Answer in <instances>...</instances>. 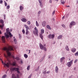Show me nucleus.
Returning <instances> with one entry per match:
<instances>
[{"instance_id": "nucleus-1", "label": "nucleus", "mask_w": 78, "mask_h": 78, "mask_svg": "<svg viewBox=\"0 0 78 78\" xmlns=\"http://www.w3.org/2000/svg\"><path fill=\"white\" fill-rule=\"evenodd\" d=\"M4 50H5L6 51L7 55L9 56H11V53L9 52V51H11V50H13V48L12 46H9L8 48H3Z\"/></svg>"}, {"instance_id": "nucleus-2", "label": "nucleus", "mask_w": 78, "mask_h": 78, "mask_svg": "<svg viewBox=\"0 0 78 78\" xmlns=\"http://www.w3.org/2000/svg\"><path fill=\"white\" fill-rule=\"evenodd\" d=\"M39 45L40 48L41 50H44V51L47 50V48H46V47H45V44H44L43 46L41 44V43H40Z\"/></svg>"}, {"instance_id": "nucleus-3", "label": "nucleus", "mask_w": 78, "mask_h": 78, "mask_svg": "<svg viewBox=\"0 0 78 78\" xmlns=\"http://www.w3.org/2000/svg\"><path fill=\"white\" fill-rule=\"evenodd\" d=\"M34 29L35 30L33 31L34 34V35L36 36H38V30L37 29V27H35Z\"/></svg>"}, {"instance_id": "nucleus-4", "label": "nucleus", "mask_w": 78, "mask_h": 78, "mask_svg": "<svg viewBox=\"0 0 78 78\" xmlns=\"http://www.w3.org/2000/svg\"><path fill=\"white\" fill-rule=\"evenodd\" d=\"M6 31L7 34H9L10 37H12V35L11 34V33L9 31V28L6 29Z\"/></svg>"}, {"instance_id": "nucleus-5", "label": "nucleus", "mask_w": 78, "mask_h": 78, "mask_svg": "<svg viewBox=\"0 0 78 78\" xmlns=\"http://www.w3.org/2000/svg\"><path fill=\"white\" fill-rule=\"evenodd\" d=\"M0 60L1 61H2V64H4V67H5V66H6V67H9V63H8L6 64L5 62H3V61H2V59L1 58Z\"/></svg>"}, {"instance_id": "nucleus-6", "label": "nucleus", "mask_w": 78, "mask_h": 78, "mask_svg": "<svg viewBox=\"0 0 78 78\" xmlns=\"http://www.w3.org/2000/svg\"><path fill=\"white\" fill-rule=\"evenodd\" d=\"M48 37L49 39H54L55 37V34H50L48 35Z\"/></svg>"}, {"instance_id": "nucleus-7", "label": "nucleus", "mask_w": 78, "mask_h": 78, "mask_svg": "<svg viewBox=\"0 0 78 78\" xmlns=\"http://www.w3.org/2000/svg\"><path fill=\"white\" fill-rule=\"evenodd\" d=\"M73 60H72L70 62H69L67 63V64H68V67H70V66H71V65L73 63Z\"/></svg>"}, {"instance_id": "nucleus-8", "label": "nucleus", "mask_w": 78, "mask_h": 78, "mask_svg": "<svg viewBox=\"0 0 78 78\" xmlns=\"http://www.w3.org/2000/svg\"><path fill=\"white\" fill-rule=\"evenodd\" d=\"M75 22L74 21H72L71 22L70 24V28H72V27L73 25H75Z\"/></svg>"}, {"instance_id": "nucleus-9", "label": "nucleus", "mask_w": 78, "mask_h": 78, "mask_svg": "<svg viewBox=\"0 0 78 78\" xmlns=\"http://www.w3.org/2000/svg\"><path fill=\"white\" fill-rule=\"evenodd\" d=\"M2 41L4 43H5V37L4 36H2Z\"/></svg>"}, {"instance_id": "nucleus-10", "label": "nucleus", "mask_w": 78, "mask_h": 78, "mask_svg": "<svg viewBox=\"0 0 78 78\" xmlns=\"http://www.w3.org/2000/svg\"><path fill=\"white\" fill-rule=\"evenodd\" d=\"M16 70V68L11 67L10 68V70L11 72H14Z\"/></svg>"}, {"instance_id": "nucleus-11", "label": "nucleus", "mask_w": 78, "mask_h": 78, "mask_svg": "<svg viewBox=\"0 0 78 78\" xmlns=\"http://www.w3.org/2000/svg\"><path fill=\"white\" fill-rule=\"evenodd\" d=\"M21 21H22V22H26L27 21V20L24 18L22 19H21Z\"/></svg>"}, {"instance_id": "nucleus-12", "label": "nucleus", "mask_w": 78, "mask_h": 78, "mask_svg": "<svg viewBox=\"0 0 78 78\" xmlns=\"http://www.w3.org/2000/svg\"><path fill=\"white\" fill-rule=\"evenodd\" d=\"M58 66H56L55 67V71L56 72V73H58Z\"/></svg>"}, {"instance_id": "nucleus-13", "label": "nucleus", "mask_w": 78, "mask_h": 78, "mask_svg": "<svg viewBox=\"0 0 78 78\" xmlns=\"http://www.w3.org/2000/svg\"><path fill=\"white\" fill-rule=\"evenodd\" d=\"M11 65L13 66H16V62H14L11 64Z\"/></svg>"}, {"instance_id": "nucleus-14", "label": "nucleus", "mask_w": 78, "mask_h": 78, "mask_svg": "<svg viewBox=\"0 0 78 78\" xmlns=\"http://www.w3.org/2000/svg\"><path fill=\"white\" fill-rule=\"evenodd\" d=\"M5 35L6 39H8L9 37V35L8 34H7L6 33H5Z\"/></svg>"}, {"instance_id": "nucleus-15", "label": "nucleus", "mask_w": 78, "mask_h": 78, "mask_svg": "<svg viewBox=\"0 0 78 78\" xmlns=\"http://www.w3.org/2000/svg\"><path fill=\"white\" fill-rule=\"evenodd\" d=\"M45 23H46V22L44 21L42 23V25L43 27H44L45 26Z\"/></svg>"}, {"instance_id": "nucleus-16", "label": "nucleus", "mask_w": 78, "mask_h": 78, "mask_svg": "<svg viewBox=\"0 0 78 78\" xmlns=\"http://www.w3.org/2000/svg\"><path fill=\"white\" fill-rule=\"evenodd\" d=\"M64 59H65V58L64 57H62V58H61L60 59V61L61 62H62L63 61H64Z\"/></svg>"}, {"instance_id": "nucleus-17", "label": "nucleus", "mask_w": 78, "mask_h": 78, "mask_svg": "<svg viewBox=\"0 0 78 78\" xmlns=\"http://www.w3.org/2000/svg\"><path fill=\"white\" fill-rule=\"evenodd\" d=\"M20 11H22V10L23 9V7L21 5L20 7Z\"/></svg>"}, {"instance_id": "nucleus-18", "label": "nucleus", "mask_w": 78, "mask_h": 78, "mask_svg": "<svg viewBox=\"0 0 78 78\" xmlns=\"http://www.w3.org/2000/svg\"><path fill=\"white\" fill-rule=\"evenodd\" d=\"M24 26L26 29V30H29V27H28V26H27V25H25Z\"/></svg>"}, {"instance_id": "nucleus-19", "label": "nucleus", "mask_w": 78, "mask_h": 78, "mask_svg": "<svg viewBox=\"0 0 78 78\" xmlns=\"http://www.w3.org/2000/svg\"><path fill=\"white\" fill-rule=\"evenodd\" d=\"M0 23H2V25H4V22H3V20H0Z\"/></svg>"}, {"instance_id": "nucleus-20", "label": "nucleus", "mask_w": 78, "mask_h": 78, "mask_svg": "<svg viewBox=\"0 0 78 78\" xmlns=\"http://www.w3.org/2000/svg\"><path fill=\"white\" fill-rule=\"evenodd\" d=\"M38 2L40 3V6H41V7H42V4L41 3H42V2L40 1V0H38Z\"/></svg>"}, {"instance_id": "nucleus-21", "label": "nucleus", "mask_w": 78, "mask_h": 78, "mask_svg": "<svg viewBox=\"0 0 78 78\" xmlns=\"http://www.w3.org/2000/svg\"><path fill=\"white\" fill-rule=\"evenodd\" d=\"M46 27L48 29H49V30H51V28L50 27V26H49V25H47L46 26Z\"/></svg>"}, {"instance_id": "nucleus-22", "label": "nucleus", "mask_w": 78, "mask_h": 78, "mask_svg": "<svg viewBox=\"0 0 78 78\" xmlns=\"http://www.w3.org/2000/svg\"><path fill=\"white\" fill-rule=\"evenodd\" d=\"M4 25L3 24V25H0V27L1 28V30H3V27H4Z\"/></svg>"}, {"instance_id": "nucleus-23", "label": "nucleus", "mask_w": 78, "mask_h": 78, "mask_svg": "<svg viewBox=\"0 0 78 78\" xmlns=\"http://www.w3.org/2000/svg\"><path fill=\"white\" fill-rule=\"evenodd\" d=\"M26 34L27 35H28V34H29V31H28V29H26Z\"/></svg>"}, {"instance_id": "nucleus-24", "label": "nucleus", "mask_w": 78, "mask_h": 78, "mask_svg": "<svg viewBox=\"0 0 78 78\" xmlns=\"http://www.w3.org/2000/svg\"><path fill=\"white\" fill-rule=\"evenodd\" d=\"M71 51H72V52L74 53V52H75V51H76V49L75 48H73L72 49Z\"/></svg>"}, {"instance_id": "nucleus-25", "label": "nucleus", "mask_w": 78, "mask_h": 78, "mask_svg": "<svg viewBox=\"0 0 78 78\" xmlns=\"http://www.w3.org/2000/svg\"><path fill=\"white\" fill-rule=\"evenodd\" d=\"M40 37L42 40L43 39V36L42 35V34H40Z\"/></svg>"}, {"instance_id": "nucleus-26", "label": "nucleus", "mask_w": 78, "mask_h": 78, "mask_svg": "<svg viewBox=\"0 0 78 78\" xmlns=\"http://www.w3.org/2000/svg\"><path fill=\"white\" fill-rule=\"evenodd\" d=\"M12 78H17L16 76L14 74H12Z\"/></svg>"}, {"instance_id": "nucleus-27", "label": "nucleus", "mask_w": 78, "mask_h": 78, "mask_svg": "<svg viewBox=\"0 0 78 78\" xmlns=\"http://www.w3.org/2000/svg\"><path fill=\"white\" fill-rule=\"evenodd\" d=\"M41 33H42L43 34V33H44V29H42L41 30Z\"/></svg>"}, {"instance_id": "nucleus-28", "label": "nucleus", "mask_w": 78, "mask_h": 78, "mask_svg": "<svg viewBox=\"0 0 78 78\" xmlns=\"http://www.w3.org/2000/svg\"><path fill=\"white\" fill-rule=\"evenodd\" d=\"M62 36L59 35L58 37V39H61V38H62Z\"/></svg>"}, {"instance_id": "nucleus-29", "label": "nucleus", "mask_w": 78, "mask_h": 78, "mask_svg": "<svg viewBox=\"0 0 78 78\" xmlns=\"http://www.w3.org/2000/svg\"><path fill=\"white\" fill-rule=\"evenodd\" d=\"M24 57H25V58H28V55L26 54H24Z\"/></svg>"}, {"instance_id": "nucleus-30", "label": "nucleus", "mask_w": 78, "mask_h": 78, "mask_svg": "<svg viewBox=\"0 0 78 78\" xmlns=\"http://www.w3.org/2000/svg\"><path fill=\"white\" fill-rule=\"evenodd\" d=\"M61 3H62V5H64V4L65 3V2L63 0H61Z\"/></svg>"}, {"instance_id": "nucleus-31", "label": "nucleus", "mask_w": 78, "mask_h": 78, "mask_svg": "<svg viewBox=\"0 0 78 78\" xmlns=\"http://www.w3.org/2000/svg\"><path fill=\"white\" fill-rule=\"evenodd\" d=\"M66 50H67V51H69V47H68V46H66Z\"/></svg>"}, {"instance_id": "nucleus-32", "label": "nucleus", "mask_w": 78, "mask_h": 78, "mask_svg": "<svg viewBox=\"0 0 78 78\" xmlns=\"http://www.w3.org/2000/svg\"><path fill=\"white\" fill-rule=\"evenodd\" d=\"M30 65H29L27 66V70H30Z\"/></svg>"}, {"instance_id": "nucleus-33", "label": "nucleus", "mask_w": 78, "mask_h": 78, "mask_svg": "<svg viewBox=\"0 0 78 78\" xmlns=\"http://www.w3.org/2000/svg\"><path fill=\"white\" fill-rule=\"evenodd\" d=\"M36 25L37 27H39V23H38L37 21H36Z\"/></svg>"}, {"instance_id": "nucleus-34", "label": "nucleus", "mask_w": 78, "mask_h": 78, "mask_svg": "<svg viewBox=\"0 0 78 78\" xmlns=\"http://www.w3.org/2000/svg\"><path fill=\"white\" fill-rule=\"evenodd\" d=\"M14 41L15 42V44H17V40H16V38H15L14 39Z\"/></svg>"}, {"instance_id": "nucleus-35", "label": "nucleus", "mask_w": 78, "mask_h": 78, "mask_svg": "<svg viewBox=\"0 0 78 78\" xmlns=\"http://www.w3.org/2000/svg\"><path fill=\"white\" fill-rule=\"evenodd\" d=\"M15 59H16L17 61H19L20 59L19 58V57H16Z\"/></svg>"}, {"instance_id": "nucleus-36", "label": "nucleus", "mask_w": 78, "mask_h": 78, "mask_svg": "<svg viewBox=\"0 0 78 78\" xmlns=\"http://www.w3.org/2000/svg\"><path fill=\"white\" fill-rule=\"evenodd\" d=\"M19 70V69L18 68H15V71H18Z\"/></svg>"}, {"instance_id": "nucleus-37", "label": "nucleus", "mask_w": 78, "mask_h": 78, "mask_svg": "<svg viewBox=\"0 0 78 78\" xmlns=\"http://www.w3.org/2000/svg\"><path fill=\"white\" fill-rule=\"evenodd\" d=\"M75 55L76 56H78V51L75 54Z\"/></svg>"}, {"instance_id": "nucleus-38", "label": "nucleus", "mask_w": 78, "mask_h": 78, "mask_svg": "<svg viewBox=\"0 0 78 78\" xmlns=\"http://www.w3.org/2000/svg\"><path fill=\"white\" fill-rule=\"evenodd\" d=\"M6 77V75H5L2 76V78H5Z\"/></svg>"}, {"instance_id": "nucleus-39", "label": "nucleus", "mask_w": 78, "mask_h": 78, "mask_svg": "<svg viewBox=\"0 0 78 78\" xmlns=\"http://www.w3.org/2000/svg\"><path fill=\"white\" fill-rule=\"evenodd\" d=\"M27 24H28V25H30V24H31V23L30 22V21H28L27 22Z\"/></svg>"}, {"instance_id": "nucleus-40", "label": "nucleus", "mask_w": 78, "mask_h": 78, "mask_svg": "<svg viewBox=\"0 0 78 78\" xmlns=\"http://www.w3.org/2000/svg\"><path fill=\"white\" fill-rule=\"evenodd\" d=\"M55 13V11L54 10V11H53L52 12V15H54Z\"/></svg>"}, {"instance_id": "nucleus-41", "label": "nucleus", "mask_w": 78, "mask_h": 78, "mask_svg": "<svg viewBox=\"0 0 78 78\" xmlns=\"http://www.w3.org/2000/svg\"><path fill=\"white\" fill-rule=\"evenodd\" d=\"M77 61H78V60H77V59H76V60H75L74 62V63H75H75H76Z\"/></svg>"}, {"instance_id": "nucleus-42", "label": "nucleus", "mask_w": 78, "mask_h": 78, "mask_svg": "<svg viewBox=\"0 0 78 78\" xmlns=\"http://www.w3.org/2000/svg\"><path fill=\"white\" fill-rule=\"evenodd\" d=\"M4 3L5 6H7V3L5 1H4Z\"/></svg>"}, {"instance_id": "nucleus-43", "label": "nucleus", "mask_w": 78, "mask_h": 78, "mask_svg": "<svg viewBox=\"0 0 78 78\" xmlns=\"http://www.w3.org/2000/svg\"><path fill=\"white\" fill-rule=\"evenodd\" d=\"M32 74H31L30 76L28 77V78H31V76H32Z\"/></svg>"}, {"instance_id": "nucleus-44", "label": "nucleus", "mask_w": 78, "mask_h": 78, "mask_svg": "<svg viewBox=\"0 0 78 78\" xmlns=\"http://www.w3.org/2000/svg\"><path fill=\"white\" fill-rule=\"evenodd\" d=\"M4 56L5 58H8V56L7 55H6L5 54H4Z\"/></svg>"}, {"instance_id": "nucleus-45", "label": "nucleus", "mask_w": 78, "mask_h": 78, "mask_svg": "<svg viewBox=\"0 0 78 78\" xmlns=\"http://www.w3.org/2000/svg\"><path fill=\"white\" fill-rule=\"evenodd\" d=\"M23 34H25V30L24 29H23L22 31Z\"/></svg>"}, {"instance_id": "nucleus-46", "label": "nucleus", "mask_w": 78, "mask_h": 78, "mask_svg": "<svg viewBox=\"0 0 78 78\" xmlns=\"http://www.w3.org/2000/svg\"><path fill=\"white\" fill-rule=\"evenodd\" d=\"M9 8H10V6L9 5H7V9H9Z\"/></svg>"}, {"instance_id": "nucleus-47", "label": "nucleus", "mask_w": 78, "mask_h": 78, "mask_svg": "<svg viewBox=\"0 0 78 78\" xmlns=\"http://www.w3.org/2000/svg\"><path fill=\"white\" fill-rule=\"evenodd\" d=\"M19 37H20V38H21V37H22V36H21V35H20V34H19Z\"/></svg>"}, {"instance_id": "nucleus-48", "label": "nucleus", "mask_w": 78, "mask_h": 78, "mask_svg": "<svg viewBox=\"0 0 78 78\" xmlns=\"http://www.w3.org/2000/svg\"><path fill=\"white\" fill-rule=\"evenodd\" d=\"M3 3V1L2 0H0V3L2 4Z\"/></svg>"}, {"instance_id": "nucleus-49", "label": "nucleus", "mask_w": 78, "mask_h": 78, "mask_svg": "<svg viewBox=\"0 0 78 78\" xmlns=\"http://www.w3.org/2000/svg\"><path fill=\"white\" fill-rule=\"evenodd\" d=\"M51 2H52L51 0H50L49 1V2L50 3H51Z\"/></svg>"}, {"instance_id": "nucleus-50", "label": "nucleus", "mask_w": 78, "mask_h": 78, "mask_svg": "<svg viewBox=\"0 0 78 78\" xmlns=\"http://www.w3.org/2000/svg\"><path fill=\"white\" fill-rule=\"evenodd\" d=\"M62 27H65V25H64V24H62Z\"/></svg>"}, {"instance_id": "nucleus-51", "label": "nucleus", "mask_w": 78, "mask_h": 78, "mask_svg": "<svg viewBox=\"0 0 78 78\" xmlns=\"http://www.w3.org/2000/svg\"><path fill=\"white\" fill-rule=\"evenodd\" d=\"M41 13V11H39V12H38V14H40Z\"/></svg>"}, {"instance_id": "nucleus-52", "label": "nucleus", "mask_w": 78, "mask_h": 78, "mask_svg": "<svg viewBox=\"0 0 78 78\" xmlns=\"http://www.w3.org/2000/svg\"><path fill=\"white\" fill-rule=\"evenodd\" d=\"M17 73H20V72H19V70L17 71Z\"/></svg>"}, {"instance_id": "nucleus-53", "label": "nucleus", "mask_w": 78, "mask_h": 78, "mask_svg": "<svg viewBox=\"0 0 78 78\" xmlns=\"http://www.w3.org/2000/svg\"><path fill=\"white\" fill-rule=\"evenodd\" d=\"M43 73H44V74H45L46 73V71H45V72H43Z\"/></svg>"}, {"instance_id": "nucleus-54", "label": "nucleus", "mask_w": 78, "mask_h": 78, "mask_svg": "<svg viewBox=\"0 0 78 78\" xmlns=\"http://www.w3.org/2000/svg\"><path fill=\"white\" fill-rule=\"evenodd\" d=\"M65 18V16H63L62 17V19H64Z\"/></svg>"}, {"instance_id": "nucleus-55", "label": "nucleus", "mask_w": 78, "mask_h": 78, "mask_svg": "<svg viewBox=\"0 0 78 78\" xmlns=\"http://www.w3.org/2000/svg\"><path fill=\"white\" fill-rule=\"evenodd\" d=\"M50 73V71H48L47 72V73Z\"/></svg>"}, {"instance_id": "nucleus-56", "label": "nucleus", "mask_w": 78, "mask_h": 78, "mask_svg": "<svg viewBox=\"0 0 78 78\" xmlns=\"http://www.w3.org/2000/svg\"><path fill=\"white\" fill-rule=\"evenodd\" d=\"M12 58H13V59H15V57H14V56H13Z\"/></svg>"}, {"instance_id": "nucleus-57", "label": "nucleus", "mask_w": 78, "mask_h": 78, "mask_svg": "<svg viewBox=\"0 0 78 78\" xmlns=\"http://www.w3.org/2000/svg\"><path fill=\"white\" fill-rule=\"evenodd\" d=\"M29 53H30L31 51L30 50H29Z\"/></svg>"}, {"instance_id": "nucleus-58", "label": "nucleus", "mask_w": 78, "mask_h": 78, "mask_svg": "<svg viewBox=\"0 0 78 78\" xmlns=\"http://www.w3.org/2000/svg\"><path fill=\"white\" fill-rule=\"evenodd\" d=\"M21 63H22V64L23 63V62L22 61H21Z\"/></svg>"}, {"instance_id": "nucleus-59", "label": "nucleus", "mask_w": 78, "mask_h": 78, "mask_svg": "<svg viewBox=\"0 0 78 78\" xmlns=\"http://www.w3.org/2000/svg\"><path fill=\"white\" fill-rule=\"evenodd\" d=\"M52 20H53L54 21H55V19H54V18L52 19Z\"/></svg>"}, {"instance_id": "nucleus-60", "label": "nucleus", "mask_w": 78, "mask_h": 78, "mask_svg": "<svg viewBox=\"0 0 78 78\" xmlns=\"http://www.w3.org/2000/svg\"><path fill=\"white\" fill-rule=\"evenodd\" d=\"M71 59L70 58H69V61H70V60H71Z\"/></svg>"}, {"instance_id": "nucleus-61", "label": "nucleus", "mask_w": 78, "mask_h": 78, "mask_svg": "<svg viewBox=\"0 0 78 78\" xmlns=\"http://www.w3.org/2000/svg\"><path fill=\"white\" fill-rule=\"evenodd\" d=\"M1 31H0V34H1Z\"/></svg>"}, {"instance_id": "nucleus-62", "label": "nucleus", "mask_w": 78, "mask_h": 78, "mask_svg": "<svg viewBox=\"0 0 78 78\" xmlns=\"http://www.w3.org/2000/svg\"><path fill=\"white\" fill-rule=\"evenodd\" d=\"M10 31L11 32L12 31V29H10Z\"/></svg>"}, {"instance_id": "nucleus-63", "label": "nucleus", "mask_w": 78, "mask_h": 78, "mask_svg": "<svg viewBox=\"0 0 78 78\" xmlns=\"http://www.w3.org/2000/svg\"><path fill=\"white\" fill-rule=\"evenodd\" d=\"M48 58H50V56H49V57H48Z\"/></svg>"}, {"instance_id": "nucleus-64", "label": "nucleus", "mask_w": 78, "mask_h": 78, "mask_svg": "<svg viewBox=\"0 0 78 78\" xmlns=\"http://www.w3.org/2000/svg\"><path fill=\"white\" fill-rule=\"evenodd\" d=\"M67 7H69V5L67 6Z\"/></svg>"}]
</instances>
